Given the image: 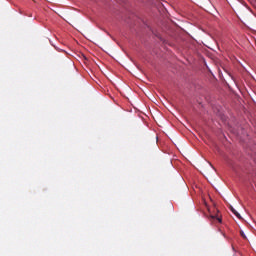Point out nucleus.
Listing matches in <instances>:
<instances>
[{
  "label": "nucleus",
  "instance_id": "nucleus-2",
  "mask_svg": "<svg viewBox=\"0 0 256 256\" xmlns=\"http://www.w3.org/2000/svg\"><path fill=\"white\" fill-rule=\"evenodd\" d=\"M230 210L232 211V213H233L238 219H241V214H239V212H237V210H235V208H233V206H230Z\"/></svg>",
  "mask_w": 256,
  "mask_h": 256
},
{
  "label": "nucleus",
  "instance_id": "nucleus-1",
  "mask_svg": "<svg viewBox=\"0 0 256 256\" xmlns=\"http://www.w3.org/2000/svg\"><path fill=\"white\" fill-rule=\"evenodd\" d=\"M210 219L211 220H215L218 221V223H222V219L221 216H219V210H217V214L216 215H210Z\"/></svg>",
  "mask_w": 256,
  "mask_h": 256
},
{
  "label": "nucleus",
  "instance_id": "nucleus-3",
  "mask_svg": "<svg viewBox=\"0 0 256 256\" xmlns=\"http://www.w3.org/2000/svg\"><path fill=\"white\" fill-rule=\"evenodd\" d=\"M241 235H242L243 237H245V234H244L243 232H241Z\"/></svg>",
  "mask_w": 256,
  "mask_h": 256
}]
</instances>
